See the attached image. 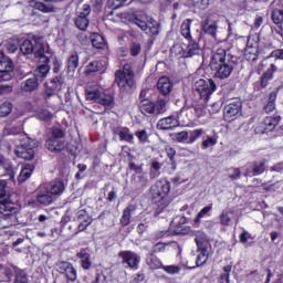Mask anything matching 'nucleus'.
Listing matches in <instances>:
<instances>
[{"label": "nucleus", "mask_w": 283, "mask_h": 283, "mask_svg": "<svg viewBox=\"0 0 283 283\" xmlns=\"http://www.w3.org/2000/svg\"><path fill=\"white\" fill-rule=\"evenodd\" d=\"M231 43L223 40L217 45L210 57L209 67L213 72V77L219 81L229 78L238 65V57L231 54Z\"/></svg>", "instance_id": "f257e3e1"}, {"label": "nucleus", "mask_w": 283, "mask_h": 283, "mask_svg": "<svg viewBox=\"0 0 283 283\" xmlns=\"http://www.w3.org/2000/svg\"><path fill=\"white\" fill-rule=\"evenodd\" d=\"M280 61H283V49L273 50L262 60L261 65L262 67H266V70L255 84L258 91L269 87V82L273 81V76H275V72L279 70L277 65H280Z\"/></svg>", "instance_id": "f03ea898"}, {"label": "nucleus", "mask_w": 283, "mask_h": 283, "mask_svg": "<svg viewBox=\"0 0 283 283\" xmlns=\"http://www.w3.org/2000/svg\"><path fill=\"white\" fill-rule=\"evenodd\" d=\"M151 202L155 205V216H160L171 200L169 199V191H171V184L168 180L161 179L155 182L150 189Z\"/></svg>", "instance_id": "7ed1b4c3"}, {"label": "nucleus", "mask_w": 283, "mask_h": 283, "mask_svg": "<svg viewBox=\"0 0 283 283\" xmlns=\"http://www.w3.org/2000/svg\"><path fill=\"white\" fill-rule=\"evenodd\" d=\"M0 231L3 229H10V227H15L18 224L19 219L17 214L19 213V208L17 203L3 199L0 201Z\"/></svg>", "instance_id": "20e7f679"}, {"label": "nucleus", "mask_w": 283, "mask_h": 283, "mask_svg": "<svg viewBox=\"0 0 283 283\" xmlns=\"http://www.w3.org/2000/svg\"><path fill=\"white\" fill-rule=\"evenodd\" d=\"M65 129L57 126H52L44 146L51 154H62L65 151Z\"/></svg>", "instance_id": "39448f33"}, {"label": "nucleus", "mask_w": 283, "mask_h": 283, "mask_svg": "<svg viewBox=\"0 0 283 283\" xmlns=\"http://www.w3.org/2000/svg\"><path fill=\"white\" fill-rule=\"evenodd\" d=\"M138 109L143 116H160L167 112V99L158 97L156 102L143 98L138 103Z\"/></svg>", "instance_id": "423d86ee"}, {"label": "nucleus", "mask_w": 283, "mask_h": 283, "mask_svg": "<svg viewBox=\"0 0 283 283\" xmlns=\"http://www.w3.org/2000/svg\"><path fill=\"white\" fill-rule=\"evenodd\" d=\"M195 242L197 244V258H196V265L190 269H198L200 266H205L209 260V250L211 249V243L207 238L205 232H201L195 238Z\"/></svg>", "instance_id": "0eeeda50"}, {"label": "nucleus", "mask_w": 283, "mask_h": 283, "mask_svg": "<svg viewBox=\"0 0 283 283\" xmlns=\"http://www.w3.org/2000/svg\"><path fill=\"white\" fill-rule=\"evenodd\" d=\"M200 52H202V49H200V43L198 42H191L188 44H175L170 49L171 56H177V59H193V56H200Z\"/></svg>", "instance_id": "6e6552de"}, {"label": "nucleus", "mask_w": 283, "mask_h": 283, "mask_svg": "<svg viewBox=\"0 0 283 283\" xmlns=\"http://www.w3.org/2000/svg\"><path fill=\"white\" fill-rule=\"evenodd\" d=\"M195 90L198 93L200 101L207 104L211 99V96H213L216 90H218V85L212 78H199L195 83Z\"/></svg>", "instance_id": "1a4fd4ad"}, {"label": "nucleus", "mask_w": 283, "mask_h": 283, "mask_svg": "<svg viewBox=\"0 0 283 283\" xmlns=\"http://www.w3.org/2000/svg\"><path fill=\"white\" fill-rule=\"evenodd\" d=\"M45 54H50V51H45L42 46H40V50H38L35 53V59H39L40 63L42 64L35 69L33 77L40 83L45 81L48 74H50V56Z\"/></svg>", "instance_id": "9d476101"}, {"label": "nucleus", "mask_w": 283, "mask_h": 283, "mask_svg": "<svg viewBox=\"0 0 283 283\" xmlns=\"http://www.w3.org/2000/svg\"><path fill=\"white\" fill-rule=\"evenodd\" d=\"M85 97L86 101H93V103H98L104 107H112L114 105V95L101 92L98 87H86Z\"/></svg>", "instance_id": "9b49d317"}, {"label": "nucleus", "mask_w": 283, "mask_h": 283, "mask_svg": "<svg viewBox=\"0 0 283 283\" xmlns=\"http://www.w3.org/2000/svg\"><path fill=\"white\" fill-rule=\"evenodd\" d=\"M134 70L132 67L124 66L123 71L117 70L115 72V81L120 90V92H126L127 87L128 90H132L134 85H136V80H134Z\"/></svg>", "instance_id": "f8f14e48"}, {"label": "nucleus", "mask_w": 283, "mask_h": 283, "mask_svg": "<svg viewBox=\"0 0 283 283\" xmlns=\"http://www.w3.org/2000/svg\"><path fill=\"white\" fill-rule=\"evenodd\" d=\"M133 23L138 25L143 32H146V34H151V36L159 34L158 22L147 14L135 15L133 18Z\"/></svg>", "instance_id": "ddd939ff"}, {"label": "nucleus", "mask_w": 283, "mask_h": 283, "mask_svg": "<svg viewBox=\"0 0 283 283\" xmlns=\"http://www.w3.org/2000/svg\"><path fill=\"white\" fill-rule=\"evenodd\" d=\"M282 116L274 114L273 116H266L263 120L259 122L254 126L255 134H269L280 125Z\"/></svg>", "instance_id": "4468645a"}, {"label": "nucleus", "mask_w": 283, "mask_h": 283, "mask_svg": "<svg viewBox=\"0 0 283 283\" xmlns=\"http://www.w3.org/2000/svg\"><path fill=\"white\" fill-rule=\"evenodd\" d=\"M41 46L45 51V44H43V39L40 36L33 35L32 39H27L20 44V52L28 56L29 54H34L36 56V51L41 50Z\"/></svg>", "instance_id": "2eb2a0df"}, {"label": "nucleus", "mask_w": 283, "mask_h": 283, "mask_svg": "<svg viewBox=\"0 0 283 283\" xmlns=\"http://www.w3.org/2000/svg\"><path fill=\"white\" fill-rule=\"evenodd\" d=\"M189 224V219L185 216H177L172 219L170 223V231L174 235H189L191 233V227Z\"/></svg>", "instance_id": "dca6fc26"}, {"label": "nucleus", "mask_w": 283, "mask_h": 283, "mask_svg": "<svg viewBox=\"0 0 283 283\" xmlns=\"http://www.w3.org/2000/svg\"><path fill=\"white\" fill-rule=\"evenodd\" d=\"M15 156L23 160H34V140L31 138L22 140L15 148Z\"/></svg>", "instance_id": "f3484780"}, {"label": "nucleus", "mask_w": 283, "mask_h": 283, "mask_svg": "<svg viewBox=\"0 0 283 283\" xmlns=\"http://www.w3.org/2000/svg\"><path fill=\"white\" fill-rule=\"evenodd\" d=\"M118 258H120L122 264H126L132 271H138L140 268V255L132 250L119 251Z\"/></svg>", "instance_id": "a211bd4d"}, {"label": "nucleus", "mask_w": 283, "mask_h": 283, "mask_svg": "<svg viewBox=\"0 0 283 283\" xmlns=\"http://www.w3.org/2000/svg\"><path fill=\"white\" fill-rule=\"evenodd\" d=\"M271 21L273 23V25H271L272 34L280 36L283 42V9H273L271 12Z\"/></svg>", "instance_id": "6ab92c4d"}, {"label": "nucleus", "mask_w": 283, "mask_h": 283, "mask_svg": "<svg viewBox=\"0 0 283 283\" xmlns=\"http://www.w3.org/2000/svg\"><path fill=\"white\" fill-rule=\"evenodd\" d=\"M59 273L61 275H65L66 282L74 283L76 280H78V273L76 271V268H74V264L67 262V261H61L56 264Z\"/></svg>", "instance_id": "aec40b11"}, {"label": "nucleus", "mask_w": 283, "mask_h": 283, "mask_svg": "<svg viewBox=\"0 0 283 283\" xmlns=\"http://www.w3.org/2000/svg\"><path fill=\"white\" fill-rule=\"evenodd\" d=\"M14 71V63L10 57L6 56L3 50L0 49V78L10 81V72Z\"/></svg>", "instance_id": "412c9836"}, {"label": "nucleus", "mask_w": 283, "mask_h": 283, "mask_svg": "<svg viewBox=\"0 0 283 283\" xmlns=\"http://www.w3.org/2000/svg\"><path fill=\"white\" fill-rule=\"evenodd\" d=\"M90 14H92V7L87 3L83 4L82 11L75 19V25L78 30L85 31L90 28Z\"/></svg>", "instance_id": "4be33fe9"}, {"label": "nucleus", "mask_w": 283, "mask_h": 283, "mask_svg": "<svg viewBox=\"0 0 283 283\" xmlns=\"http://www.w3.org/2000/svg\"><path fill=\"white\" fill-rule=\"evenodd\" d=\"M179 118L180 116L178 113H176V115L164 117L158 120L157 129H161V132H169V129H174L180 125Z\"/></svg>", "instance_id": "5701e85b"}, {"label": "nucleus", "mask_w": 283, "mask_h": 283, "mask_svg": "<svg viewBox=\"0 0 283 283\" xmlns=\"http://www.w3.org/2000/svg\"><path fill=\"white\" fill-rule=\"evenodd\" d=\"M35 200L39 205H43L44 207H50V205L54 202V197L50 192V188L48 186H40L38 188Z\"/></svg>", "instance_id": "b1692460"}, {"label": "nucleus", "mask_w": 283, "mask_h": 283, "mask_svg": "<svg viewBox=\"0 0 283 283\" xmlns=\"http://www.w3.org/2000/svg\"><path fill=\"white\" fill-rule=\"evenodd\" d=\"M75 258L80 260V265L83 271H90L92 269V253L90 248H81L80 251L76 252Z\"/></svg>", "instance_id": "393cba45"}, {"label": "nucleus", "mask_w": 283, "mask_h": 283, "mask_svg": "<svg viewBox=\"0 0 283 283\" xmlns=\"http://www.w3.org/2000/svg\"><path fill=\"white\" fill-rule=\"evenodd\" d=\"M113 134L118 136L120 143H128V145H134V133L127 126H117L113 129Z\"/></svg>", "instance_id": "a878e982"}, {"label": "nucleus", "mask_w": 283, "mask_h": 283, "mask_svg": "<svg viewBox=\"0 0 283 283\" xmlns=\"http://www.w3.org/2000/svg\"><path fill=\"white\" fill-rule=\"evenodd\" d=\"M268 163L266 159L252 161L251 168L245 171L244 176H249L250 178H253V176H262V174L266 171Z\"/></svg>", "instance_id": "bb28decb"}, {"label": "nucleus", "mask_w": 283, "mask_h": 283, "mask_svg": "<svg viewBox=\"0 0 283 283\" xmlns=\"http://www.w3.org/2000/svg\"><path fill=\"white\" fill-rule=\"evenodd\" d=\"M242 112V102L235 101L224 106L223 116L227 120L235 118L238 114Z\"/></svg>", "instance_id": "cd10ccee"}, {"label": "nucleus", "mask_w": 283, "mask_h": 283, "mask_svg": "<svg viewBox=\"0 0 283 283\" xmlns=\"http://www.w3.org/2000/svg\"><path fill=\"white\" fill-rule=\"evenodd\" d=\"M39 80L34 76L29 77L21 82L20 90L24 94H32V92H36L39 90Z\"/></svg>", "instance_id": "c85d7f7f"}, {"label": "nucleus", "mask_w": 283, "mask_h": 283, "mask_svg": "<svg viewBox=\"0 0 283 283\" xmlns=\"http://www.w3.org/2000/svg\"><path fill=\"white\" fill-rule=\"evenodd\" d=\"M76 218L80 222L77 226L78 231H85L90 224H92V217H90V213L85 209L78 210L76 212Z\"/></svg>", "instance_id": "c756f323"}, {"label": "nucleus", "mask_w": 283, "mask_h": 283, "mask_svg": "<svg viewBox=\"0 0 283 283\" xmlns=\"http://www.w3.org/2000/svg\"><path fill=\"white\" fill-rule=\"evenodd\" d=\"M134 211H136V205L130 203L128 205L122 213V217L119 219V224L120 227H123V229H125V227H129V224H132V213H134Z\"/></svg>", "instance_id": "7c9ffc66"}, {"label": "nucleus", "mask_w": 283, "mask_h": 283, "mask_svg": "<svg viewBox=\"0 0 283 283\" xmlns=\"http://www.w3.org/2000/svg\"><path fill=\"white\" fill-rule=\"evenodd\" d=\"M277 91H272L268 95V101L263 104V112L266 114H273V111L277 107Z\"/></svg>", "instance_id": "2f4dec72"}, {"label": "nucleus", "mask_w": 283, "mask_h": 283, "mask_svg": "<svg viewBox=\"0 0 283 283\" xmlns=\"http://www.w3.org/2000/svg\"><path fill=\"white\" fill-rule=\"evenodd\" d=\"M231 48H235L238 52H244L251 45V36L235 35Z\"/></svg>", "instance_id": "473e14b6"}, {"label": "nucleus", "mask_w": 283, "mask_h": 283, "mask_svg": "<svg viewBox=\"0 0 283 283\" xmlns=\"http://www.w3.org/2000/svg\"><path fill=\"white\" fill-rule=\"evenodd\" d=\"M244 52V59L249 63H255L260 56V48L258 44H250L245 48Z\"/></svg>", "instance_id": "72a5a7b5"}, {"label": "nucleus", "mask_w": 283, "mask_h": 283, "mask_svg": "<svg viewBox=\"0 0 283 283\" xmlns=\"http://www.w3.org/2000/svg\"><path fill=\"white\" fill-rule=\"evenodd\" d=\"M191 23H193V20L186 19L180 25V34L188 41V43H197L196 40H193V36H191Z\"/></svg>", "instance_id": "f704fd0d"}, {"label": "nucleus", "mask_w": 283, "mask_h": 283, "mask_svg": "<svg viewBox=\"0 0 283 283\" xmlns=\"http://www.w3.org/2000/svg\"><path fill=\"white\" fill-rule=\"evenodd\" d=\"M211 211H213V203H210L206 207H203L199 213H197L196 218L192 220V227L195 229H198L200 227V224L202 223V218H207V216H209V213H211Z\"/></svg>", "instance_id": "c9c22d12"}, {"label": "nucleus", "mask_w": 283, "mask_h": 283, "mask_svg": "<svg viewBox=\"0 0 283 283\" xmlns=\"http://www.w3.org/2000/svg\"><path fill=\"white\" fill-rule=\"evenodd\" d=\"M172 87L171 80L167 76H161L157 82V90H159L160 94L164 96L171 94Z\"/></svg>", "instance_id": "e433bc0d"}, {"label": "nucleus", "mask_w": 283, "mask_h": 283, "mask_svg": "<svg viewBox=\"0 0 283 283\" xmlns=\"http://www.w3.org/2000/svg\"><path fill=\"white\" fill-rule=\"evenodd\" d=\"M34 169H35L34 165L24 164L20 171V175L18 176V182L21 185L25 182V180L30 179V177L34 172Z\"/></svg>", "instance_id": "4c0bfd02"}, {"label": "nucleus", "mask_w": 283, "mask_h": 283, "mask_svg": "<svg viewBox=\"0 0 283 283\" xmlns=\"http://www.w3.org/2000/svg\"><path fill=\"white\" fill-rule=\"evenodd\" d=\"M31 8H34V10H39L40 12H43L44 14H50V12H56V8L54 6H48L45 2L41 1H29Z\"/></svg>", "instance_id": "58836bf2"}, {"label": "nucleus", "mask_w": 283, "mask_h": 283, "mask_svg": "<svg viewBox=\"0 0 283 283\" xmlns=\"http://www.w3.org/2000/svg\"><path fill=\"white\" fill-rule=\"evenodd\" d=\"M49 191L51 192V196H62L65 191V182L61 179H55L50 184Z\"/></svg>", "instance_id": "ea45409f"}, {"label": "nucleus", "mask_w": 283, "mask_h": 283, "mask_svg": "<svg viewBox=\"0 0 283 283\" xmlns=\"http://www.w3.org/2000/svg\"><path fill=\"white\" fill-rule=\"evenodd\" d=\"M201 28L205 34H209L210 36H216L218 32V25L214 24L209 18L202 20Z\"/></svg>", "instance_id": "a19ab883"}, {"label": "nucleus", "mask_w": 283, "mask_h": 283, "mask_svg": "<svg viewBox=\"0 0 283 283\" xmlns=\"http://www.w3.org/2000/svg\"><path fill=\"white\" fill-rule=\"evenodd\" d=\"M91 41L93 48H95L96 50H105V48H107V41L99 33H93L91 35Z\"/></svg>", "instance_id": "79ce46f5"}, {"label": "nucleus", "mask_w": 283, "mask_h": 283, "mask_svg": "<svg viewBox=\"0 0 283 283\" xmlns=\"http://www.w3.org/2000/svg\"><path fill=\"white\" fill-rule=\"evenodd\" d=\"M146 264L151 268V269H163V261L159 260L158 256H156V254H154L153 252H149L146 255Z\"/></svg>", "instance_id": "37998d69"}, {"label": "nucleus", "mask_w": 283, "mask_h": 283, "mask_svg": "<svg viewBox=\"0 0 283 283\" xmlns=\"http://www.w3.org/2000/svg\"><path fill=\"white\" fill-rule=\"evenodd\" d=\"M67 72H76L78 67V53L73 52L69 55L66 61Z\"/></svg>", "instance_id": "c03bdc74"}, {"label": "nucleus", "mask_w": 283, "mask_h": 283, "mask_svg": "<svg viewBox=\"0 0 283 283\" xmlns=\"http://www.w3.org/2000/svg\"><path fill=\"white\" fill-rule=\"evenodd\" d=\"M49 83L56 92H61V90H63V85L65 84V78H63V75H55L50 78Z\"/></svg>", "instance_id": "a18cd8bd"}, {"label": "nucleus", "mask_w": 283, "mask_h": 283, "mask_svg": "<svg viewBox=\"0 0 283 283\" xmlns=\"http://www.w3.org/2000/svg\"><path fill=\"white\" fill-rule=\"evenodd\" d=\"M231 265H226L223 266V273L220 274L218 279V283H231V271H232Z\"/></svg>", "instance_id": "49530a36"}, {"label": "nucleus", "mask_w": 283, "mask_h": 283, "mask_svg": "<svg viewBox=\"0 0 283 283\" xmlns=\"http://www.w3.org/2000/svg\"><path fill=\"white\" fill-rule=\"evenodd\" d=\"M14 283H29L28 273L21 269L14 271Z\"/></svg>", "instance_id": "de8ad7c7"}, {"label": "nucleus", "mask_w": 283, "mask_h": 283, "mask_svg": "<svg viewBox=\"0 0 283 283\" xmlns=\"http://www.w3.org/2000/svg\"><path fill=\"white\" fill-rule=\"evenodd\" d=\"M12 114V103L3 102L0 105V118H6V116H10Z\"/></svg>", "instance_id": "09e8293b"}, {"label": "nucleus", "mask_w": 283, "mask_h": 283, "mask_svg": "<svg viewBox=\"0 0 283 283\" xmlns=\"http://www.w3.org/2000/svg\"><path fill=\"white\" fill-rule=\"evenodd\" d=\"M202 134H205V129H202V128H197V129L190 132V134H188L189 145H193V143L197 142L198 138H200V136H202Z\"/></svg>", "instance_id": "8fccbe9b"}, {"label": "nucleus", "mask_w": 283, "mask_h": 283, "mask_svg": "<svg viewBox=\"0 0 283 283\" xmlns=\"http://www.w3.org/2000/svg\"><path fill=\"white\" fill-rule=\"evenodd\" d=\"M134 136H136L142 145H145V143H149V134L146 129L136 130Z\"/></svg>", "instance_id": "3c124183"}, {"label": "nucleus", "mask_w": 283, "mask_h": 283, "mask_svg": "<svg viewBox=\"0 0 283 283\" xmlns=\"http://www.w3.org/2000/svg\"><path fill=\"white\" fill-rule=\"evenodd\" d=\"M137 189H139V191H145V189H147V185H149V179L147 178V176H145V174H142L139 176H137Z\"/></svg>", "instance_id": "603ef678"}, {"label": "nucleus", "mask_w": 283, "mask_h": 283, "mask_svg": "<svg viewBox=\"0 0 283 283\" xmlns=\"http://www.w3.org/2000/svg\"><path fill=\"white\" fill-rule=\"evenodd\" d=\"M38 118L40 120H43L44 123H50V120H52V118H54V114L52 112H50L49 109H41L38 113Z\"/></svg>", "instance_id": "864d4df0"}, {"label": "nucleus", "mask_w": 283, "mask_h": 283, "mask_svg": "<svg viewBox=\"0 0 283 283\" xmlns=\"http://www.w3.org/2000/svg\"><path fill=\"white\" fill-rule=\"evenodd\" d=\"M214 145H218V136H207L201 143L202 149H209V147H214Z\"/></svg>", "instance_id": "5fc2aeb1"}, {"label": "nucleus", "mask_w": 283, "mask_h": 283, "mask_svg": "<svg viewBox=\"0 0 283 283\" xmlns=\"http://www.w3.org/2000/svg\"><path fill=\"white\" fill-rule=\"evenodd\" d=\"M165 151L171 163L172 169H176V148L171 146H166Z\"/></svg>", "instance_id": "6e6d98bb"}, {"label": "nucleus", "mask_w": 283, "mask_h": 283, "mask_svg": "<svg viewBox=\"0 0 283 283\" xmlns=\"http://www.w3.org/2000/svg\"><path fill=\"white\" fill-rule=\"evenodd\" d=\"M56 94V91L54 90V86L46 85L43 93H42V98L48 102L50 101V98H52V96H54Z\"/></svg>", "instance_id": "4d7b16f0"}, {"label": "nucleus", "mask_w": 283, "mask_h": 283, "mask_svg": "<svg viewBox=\"0 0 283 283\" xmlns=\"http://www.w3.org/2000/svg\"><path fill=\"white\" fill-rule=\"evenodd\" d=\"M143 52V46L138 42H132L129 44L130 56H138Z\"/></svg>", "instance_id": "13d9d810"}, {"label": "nucleus", "mask_w": 283, "mask_h": 283, "mask_svg": "<svg viewBox=\"0 0 283 283\" xmlns=\"http://www.w3.org/2000/svg\"><path fill=\"white\" fill-rule=\"evenodd\" d=\"M161 269L165 273H168V275H177L182 268H180V265H164Z\"/></svg>", "instance_id": "bf43d9fd"}, {"label": "nucleus", "mask_w": 283, "mask_h": 283, "mask_svg": "<svg viewBox=\"0 0 283 283\" xmlns=\"http://www.w3.org/2000/svg\"><path fill=\"white\" fill-rule=\"evenodd\" d=\"M174 140H176L177 143H185L186 140H189V132L182 130L179 133H175Z\"/></svg>", "instance_id": "052dcab7"}, {"label": "nucleus", "mask_w": 283, "mask_h": 283, "mask_svg": "<svg viewBox=\"0 0 283 283\" xmlns=\"http://www.w3.org/2000/svg\"><path fill=\"white\" fill-rule=\"evenodd\" d=\"M127 3V0H108L107 6L111 10H118V8H123Z\"/></svg>", "instance_id": "680f3d73"}, {"label": "nucleus", "mask_w": 283, "mask_h": 283, "mask_svg": "<svg viewBox=\"0 0 283 283\" xmlns=\"http://www.w3.org/2000/svg\"><path fill=\"white\" fill-rule=\"evenodd\" d=\"M91 283H107V275L105 274V272H103V270H97L95 273V277Z\"/></svg>", "instance_id": "e2e57ef3"}, {"label": "nucleus", "mask_w": 283, "mask_h": 283, "mask_svg": "<svg viewBox=\"0 0 283 283\" xmlns=\"http://www.w3.org/2000/svg\"><path fill=\"white\" fill-rule=\"evenodd\" d=\"M6 50H7V52H9V54H14V52H17V50H19V44H15L14 41H8L6 43Z\"/></svg>", "instance_id": "0e129e2a"}, {"label": "nucleus", "mask_w": 283, "mask_h": 283, "mask_svg": "<svg viewBox=\"0 0 283 283\" xmlns=\"http://www.w3.org/2000/svg\"><path fill=\"white\" fill-rule=\"evenodd\" d=\"M165 249H167V245L165 243H160L158 242L157 244H155L153 247V249L150 250V253H165Z\"/></svg>", "instance_id": "69168bd1"}, {"label": "nucleus", "mask_w": 283, "mask_h": 283, "mask_svg": "<svg viewBox=\"0 0 283 283\" xmlns=\"http://www.w3.org/2000/svg\"><path fill=\"white\" fill-rule=\"evenodd\" d=\"M145 277H146L145 273L138 272V273L133 275L129 283H143V282H145Z\"/></svg>", "instance_id": "338daca9"}, {"label": "nucleus", "mask_w": 283, "mask_h": 283, "mask_svg": "<svg viewBox=\"0 0 283 283\" xmlns=\"http://www.w3.org/2000/svg\"><path fill=\"white\" fill-rule=\"evenodd\" d=\"M94 72H98V62H91L86 66V74H94Z\"/></svg>", "instance_id": "774afa93"}]
</instances>
